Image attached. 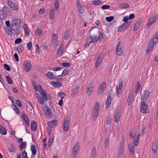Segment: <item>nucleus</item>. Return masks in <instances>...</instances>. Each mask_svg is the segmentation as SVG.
Wrapping results in <instances>:
<instances>
[{
  "label": "nucleus",
  "mask_w": 158,
  "mask_h": 158,
  "mask_svg": "<svg viewBox=\"0 0 158 158\" xmlns=\"http://www.w3.org/2000/svg\"><path fill=\"white\" fill-rule=\"evenodd\" d=\"M158 40V32L157 33L156 32L155 33L149 41L147 48V50L146 51V54H148L149 51L152 50L153 47L154 46L156 43L157 41Z\"/></svg>",
  "instance_id": "nucleus-1"
},
{
  "label": "nucleus",
  "mask_w": 158,
  "mask_h": 158,
  "mask_svg": "<svg viewBox=\"0 0 158 158\" xmlns=\"http://www.w3.org/2000/svg\"><path fill=\"white\" fill-rule=\"evenodd\" d=\"M99 104L98 102H97L94 106L93 112L92 113V117L94 119H96L99 114Z\"/></svg>",
  "instance_id": "nucleus-2"
},
{
  "label": "nucleus",
  "mask_w": 158,
  "mask_h": 158,
  "mask_svg": "<svg viewBox=\"0 0 158 158\" xmlns=\"http://www.w3.org/2000/svg\"><path fill=\"white\" fill-rule=\"evenodd\" d=\"M70 119L69 116H66L64 119L63 125V130L65 131H67L69 128L70 124Z\"/></svg>",
  "instance_id": "nucleus-3"
},
{
  "label": "nucleus",
  "mask_w": 158,
  "mask_h": 158,
  "mask_svg": "<svg viewBox=\"0 0 158 158\" xmlns=\"http://www.w3.org/2000/svg\"><path fill=\"white\" fill-rule=\"evenodd\" d=\"M148 106L145 101H141V106L140 108V110L141 112L143 113H148L149 110Z\"/></svg>",
  "instance_id": "nucleus-4"
},
{
  "label": "nucleus",
  "mask_w": 158,
  "mask_h": 158,
  "mask_svg": "<svg viewBox=\"0 0 158 158\" xmlns=\"http://www.w3.org/2000/svg\"><path fill=\"white\" fill-rule=\"evenodd\" d=\"M131 23V21H128L127 22H124L118 27V31L121 32L123 31H125L126 29L129 27Z\"/></svg>",
  "instance_id": "nucleus-5"
},
{
  "label": "nucleus",
  "mask_w": 158,
  "mask_h": 158,
  "mask_svg": "<svg viewBox=\"0 0 158 158\" xmlns=\"http://www.w3.org/2000/svg\"><path fill=\"white\" fill-rule=\"evenodd\" d=\"M89 33L90 35H92V36H96L98 35L99 31L98 28L93 27L91 29L89 30Z\"/></svg>",
  "instance_id": "nucleus-6"
},
{
  "label": "nucleus",
  "mask_w": 158,
  "mask_h": 158,
  "mask_svg": "<svg viewBox=\"0 0 158 158\" xmlns=\"http://www.w3.org/2000/svg\"><path fill=\"white\" fill-rule=\"evenodd\" d=\"M19 28L20 27L11 24L10 28L6 29V32L9 35H12L13 34L12 31H15Z\"/></svg>",
  "instance_id": "nucleus-7"
},
{
  "label": "nucleus",
  "mask_w": 158,
  "mask_h": 158,
  "mask_svg": "<svg viewBox=\"0 0 158 158\" xmlns=\"http://www.w3.org/2000/svg\"><path fill=\"white\" fill-rule=\"evenodd\" d=\"M119 86H117L116 94L118 96H119V94H121L122 93V88L123 86V80L121 79H120L118 81Z\"/></svg>",
  "instance_id": "nucleus-8"
},
{
  "label": "nucleus",
  "mask_w": 158,
  "mask_h": 158,
  "mask_svg": "<svg viewBox=\"0 0 158 158\" xmlns=\"http://www.w3.org/2000/svg\"><path fill=\"white\" fill-rule=\"evenodd\" d=\"M78 143H76L75 144L74 147H73L72 151V156L73 158H75L77 156V154L78 153V150L79 149Z\"/></svg>",
  "instance_id": "nucleus-9"
},
{
  "label": "nucleus",
  "mask_w": 158,
  "mask_h": 158,
  "mask_svg": "<svg viewBox=\"0 0 158 158\" xmlns=\"http://www.w3.org/2000/svg\"><path fill=\"white\" fill-rule=\"evenodd\" d=\"M156 16H152L149 19L146 25V28H149L150 26L152 25L153 23L156 21Z\"/></svg>",
  "instance_id": "nucleus-10"
},
{
  "label": "nucleus",
  "mask_w": 158,
  "mask_h": 158,
  "mask_svg": "<svg viewBox=\"0 0 158 158\" xmlns=\"http://www.w3.org/2000/svg\"><path fill=\"white\" fill-rule=\"evenodd\" d=\"M23 68L24 70L27 72H29L31 68V63L29 61H26L23 64Z\"/></svg>",
  "instance_id": "nucleus-11"
},
{
  "label": "nucleus",
  "mask_w": 158,
  "mask_h": 158,
  "mask_svg": "<svg viewBox=\"0 0 158 158\" xmlns=\"http://www.w3.org/2000/svg\"><path fill=\"white\" fill-rule=\"evenodd\" d=\"M150 93L147 90H145L144 93L142 95V98L141 99V101H146Z\"/></svg>",
  "instance_id": "nucleus-12"
},
{
  "label": "nucleus",
  "mask_w": 158,
  "mask_h": 158,
  "mask_svg": "<svg viewBox=\"0 0 158 158\" xmlns=\"http://www.w3.org/2000/svg\"><path fill=\"white\" fill-rule=\"evenodd\" d=\"M7 4L10 7L14 10H17L19 8L17 5L14 3L12 2L8 1Z\"/></svg>",
  "instance_id": "nucleus-13"
},
{
  "label": "nucleus",
  "mask_w": 158,
  "mask_h": 158,
  "mask_svg": "<svg viewBox=\"0 0 158 158\" xmlns=\"http://www.w3.org/2000/svg\"><path fill=\"white\" fill-rule=\"evenodd\" d=\"M121 116V113L119 110H117V111L114 113V119L115 122H118L119 121Z\"/></svg>",
  "instance_id": "nucleus-14"
},
{
  "label": "nucleus",
  "mask_w": 158,
  "mask_h": 158,
  "mask_svg": "<svg viewBox=\"0 0 158 158\" xmlns=\"http://www.w3.org/2000/svg\"><path fill=\"white\" fill-rule=\"evenodd\" d=\"M58 121L56 119L48 122V127L50 128L52 127H56Z\"/></svg>",
  "instance_id": "nucleus-15"
},
{
  "label": "nucleus",
  "mask_w": 158,
  "mask_h": 158,
  "mask_svg": "<svg viewBox=\"0 0 158 158\" xmlns=\"http://www.w3.org/2000/svg\"><path fill=\"white\" fill-rule=\"evenodd\" d=\"M21 22V20L20 19H15L12 21L11 24L20 27Z\"/></svg>",
  "instance_id": "nucleus-16"
},
{
  "label": "nucleus",
  "mask_w": 158,
  "mask_h": 158,
  "mask_svg": "<svg viewBox=\"0 0 158 158\" xmlns=\"http://www.w3.org/2000/svg\"><path fill=\"white\" fill-rule=\"evenodd\" d=\"M128 147L130 153L131 155H134L135 154V150L133 144L132 143L129 144H128Z\"/></svg>",
  "instance_id": "nucleus-17"
},
{
  "label": "nucleus",
  "mask_w": 158,
  "mask_h": 158,
  "mask_svg": "<svg viewBox=\"0 0 158 158\" xmlns=\"http://www.w3.org/2000/svg\"><path fill=\"white\" fill-rule=\"evenodd\" d=\"M140 22V19H139L137 20V22L135 23L134 25V28L133 29L134 31H136L139 28L140 26L141 23Z\"/></svg>",
  "instance_id": "nucleus-18"
},
{
  "label": "nucleus",
  "mask_w": 158,
  "mask_h": 158,
  "mask_svg": "<svg viewBox=\"0 0 158 158\" xmlns=\"http://www.w3.org/2000/svg\"><path fill=\"white\" fill-rule=\"evenodd\" d=\"M50 83L55 88L60 87L62 85V83L59 81L55 82L52 81L50 82Z\"/></svg>",
  "instance_id": "nucleus-19"
},
{
  "label": "nucleus",
  "mask_w": 158,
  "mask_h": 158,
  "mask_svg": "<svg viewBox=\"0 0 158 158\" xmlns=\"http://www.w3.org/2000/svg\"><path fill=\"white\" fill-rule=\"evenodd\" d=\"M37 124L35 122L34 120H33L31 123V129L33 131H35L37 129Z\"/></svg>",
  "instance_id": "nucleus-20"
},
{
  "label": "nucleus",
  "mask_w": 158,
  "mask_h": 158,
  "mask_svg": "<svg viewBox=\"0 0 158 158\" xmlns=\"http://www.w3.org/2000/svg\"><path fill=\"white\" fill-rule=\"evenodd\" d=\"M40 93L41 95L42 96V98L44 101L47 100L48 98L47 94L43 89H41Z\"/></svg>",
  "instance_id": "nucleus-21"
},
{
  "label": "nucleus",
  "mask_w": 158,
  "mask_h": 158,
  "mask_svg": "<svg viewBox=\"0 0 158 158\" xmlns=\"http://www.w3.org/2000/svg\"><path fill=\"white\" fill-rule=\"evenodd\" d=\"M46 116L48 117H51L52 115V111L49 107H46V110L45 111Z\"/></svg>",
  "instance_id": "nucleus-22"
},
{
  "label": "nucleus",
  "mask_w": 158,
  "mask_h": 158,
  "mask_svg": "<svg viewBox=\"0 0 158 158\" xmlns=\"http://www.w3.org/2000/svg\"><path fill=\"white\" fill-rule=\"evenodd\" d=\"M0 133L2 135H6L7 134L6 129L1 125H0Z\"/></svg>",
  "instance_id": "nucleus-23"
},
{
  "label": "nucleus",
  "mask_w": 158,
  "mask_h": 158,
  "mask_svg": "<svg viewBox=\"0 0 158 158\" xmlns=\"http://www.w3.org/2000/svg\"><path fill=\"white\" fill-rule=\"evenodd\" d=\"M102 57H98L96 62L95 64V67L96 68H98L100 64H101L102 61Z\"/></svg>",
  "instance_id": "nucleus-24"
},
{
  "label": "nucleus",
  "mask_w": 158,
  "mask_h": 158,
  "mask_svg": "<svg viewBox=\"0 0 158 158\" xmlns=\"http://www.w3.org/2000/svg\"><path fill=\"white\" fill-rule=\"evenodd\" d=\"M130 137L131 138H133L135 137L136 135V131L135 130L132 129H131L130 134Z\"/></svg>",
  "instance_id": "nucleus-25"
},
{
  "label": "nucleus",
  "mask_w": 158,
  "mask_h": 158,
  "mask_svg": "<svg viewBox=\"0 0 158 158\" xmlns=\"http://www.w3.org/2000/svg\"><path fill=\"white\" fill-rule=\"evenodd\" d=\"M24 45L23 44H20L19 46L18 47L16 48V50L18 51L19 53L22 52L24 48Z\"/></svg>",
  "instance_id": "nucleus-26"
},
{
  "label": "nucleus",
  "mask_w": 158,
  "mask_h": 158,
  "mask_svg": "<svg viewBox=\"0 0 158 158\" xmlns=\"http://www.w3.org/2000/svg\"><path fill=\"white\" fill-rule=\"evenodd\" d=\"M31 149L32 152V155H35L37 151L35 146L34 145H32L31 146Z\"/></svg>",
  "instance_id": "nucleus-27"
},
{
  "label": "nucleus",
  "mask_w": 158,
  "mask_h": 158,
  "mask_svg": "<svg viewBox=\"0 0 158 158\" xmlns=\"http://www.w3.org/2000/svg\"><path fill=\"white\" fill-rule=\"evenodd\" d=\"M70 37V32L68 30H66L64 33V38L65 40H67Z\"/></svg>",
  "instance_id": "nucleus-28"
},
{
  "label": "nucleus",
  "mask_w": 158,
  "mask_h": 158,
  "mask_svg": "<svg viewBox=\"0 0 158 158\" xmlns=\"http://www.w3.org/2000/svg\"><path fill=\"white\" fill-rule=\"evenodd\" d=\"M79 86L78 85H76L75 86L74 89H73L72 91V95H73L76 94L78 92Z\"/></svg>",
  "instance_id": "nucleus-29"
},
{
  "label": "nucleus",
  "mask_w": 158,
  "mask_h": 158,
  "mask_svg": "<svg viewBox=\"0 0 158 158\" xmlns=\"http://www.w3.org/2000/svg\"><path fill=\"white\" fill-rule=\"evenodd\" d=\"M26 147V142H22L19 146V148L20 150H22L25 148Z\"/></svg>",
  "instance_id": "nucleus-30"
},
{
  "label": "nucleus",
  "mask_w": 158,
  "mask_h": 158,
  "mask_svg": "<svg viewBox=\"0 0 158 158\" xmlns=\"http://www.w3.org/2000/svg\"><path fill=\"white\" fill-rule=\"evenodd\" d=\"M46 76L49 79H55L56 77L53 76V73L51 72H48L46 74Z\"/></svg>",
  "instance_id": "nucleus-31"
},
{
  "label": "nucleus",
  "mask_w": 158,
  "mask_h": 158,
  "mask_svg": "<svg viewBox=\"0 0 158 158\" xmlns=\"http://www.w3.org/2000/svg\"><path fill=\"white\" fill-rule=\"evenodd\" d=\"M93 38L91 36L88 37L87 39L86 43L85 45V46H86L87 43H88L87 46H89L90 43L93 42Z\"/></svg>",
  "instance_id": "nucleus-32"
},
{
  "label": "nucleus",
  "mask_w": 158,
  "mask_h": 158,
  "mask_svg": "<svg viewBox=\"0 0 158 158\" xmlns=\"http://www.w3.org/2000/svg\"><path fill=\"white\" fill-rule=\"evenodd\" d=\"M102 3L103 2L99 0H95L92 2L93 4L95 6L102 5Z\"/></svg>",
  "instance_id": "nucleus-33"
},
{
  "label": "nucleus",
  "mask_w": 158,
  "mask_h": 158,
  "mask_svg": "<svg viewBox=\"0 0 158 158\" xmlns=\"http://www.w3.org/2000/svg\"><path fill=\"white\" fill-rule=\"evenodd\" d=\"M152 149L153 153L155 154H156L157 150V146L155 143L153 144L152 145Z\"/></svg>",
  "instance_id": "nucleus-34"
},
{
  "label": "nucleus",
  "mask_w": 158,
  "mask_h": 158,
  "mask_svg": "<svg viewBox=\"0 0 158 158\" xmlns=\"http://www.w3.org/2000/svg\"><path fill=\"white\" fill-rule=\"evenodd\" d=\"M114 96V94L112 92V91H110L109 92V94H108L107 99L112 100L113 99Z\"/></svg>",
  "instance_id": "nucleus-35"
},
{
  "label": "nucleus",
  "mask_w": 158,
  "mask_h": 158,
  "mask_svg": "<svg viewBox=\"0 0 158 158\" xmlns=\"http://www.w3.org/2000/svg\"><path fill=\"white\" fill-rule=\"evenodd\" d=\"M69 71L68 70V69H64L62 73V74L61 75H54V76H57V77H62V75H67L68 74V73H69Z\"/></svg>",
  "instance_id": "nucleus-36"
},
{
  "label": "nucleus",
  "mask_w": 158,
  "mask_h": 158,
  "mask_svg": "<svg viewBox=\"0 0 158 158\" xmlns=\"http://www.w3.org/2000/svg\"><path fill=\"white\" fill-rule=\"evenodd\" d=\"M99 36L98 38H99V39L101 40H104V39L106 38V35L103 33H100L99 32V33L98 34Z\"/></svg>",
  "instance_id": "nucleus-37"
},
{
  "label": "nucleus",
  "mask_w": 158,
  "mask_h": 158,
  "mask_svg": "<svg viewBox=\"0 0 158 158\" xmlns=\"http://www.w3.org/2000/svg\"><path fill=\"white\" fill-rule=\"evenodd\" d=\"M129 6V5L127 3H122L119 5V7L124 8H128Z\"/></svg>",
  "instance_id": "nucleus-38"
},
{
  "label": "nucleus",
  "mask_w": 158,
  "mask_h": 158,
  "mask_svg": "<svg viewBox=\"0 0 158 158\" xmlns=\"http://www.w3.org/2000/svg\"><path fill=\"white\" fill-rule=\"evenodd\" d=\"M6 17V15L5 13H2V11H0V19L1 20H4Z\"/></svg>",
  "instance_id": "nucleus-39"
},
{
  "label": "nucleus",
  "mask_w": 158,
  "mask_h": 158,
  "mask_svg": "<svg viewBox=\"0 0 158 158\" xmlns=\"http://www.w3.org/2000/svg\"><path fill=\"white\" fill-rule=\"evenodd\" d=\"M59 97L61 98V99H63V98L65 96L66 94L65 93L60 92L58 94Z\"/></svg>",
  "instance_id": "nucleus-40"
},
{
  "label": "nucleus",
  "mask_w": 158,
  "mask_h": 158,
  "mask_svg": "<svg viewBox=\"0 0 158 158\" xmlns=\"http://www.w3.org/2000/svg\"><path fill=\"white\" fill-rule=\"evenodd\" d=\"M54 139V136L53 134L50 135V136L48 140V143H53Z\"/></svg>",
  "instance_id": "nucleus-41"
},
{
  "label": "nucleus",
  "mask_w": 158,
  "mask_h": 158,
  "mask_svg": "<svg viewBox=\"0 0 158 158\" xmlns=\"http://www.w3.org/2000/svg\"><path fill=\"white\" fill-rule=\"evenodd\" d=\"M111 118L110 115H107L106 121V123L108 125L111 123Z\"/></svg>",
  "instance_id": "nucleus-42"
},
{
  "label": "nucleus",
  "mask_w": 158,
  "mask_h": 158,
  "mask_svg": "<svg viewBox=\"0 0 158 158\" xmlns=\"http://www.w3.org/2000/svg\"><path fill=\"white\" fill-rule=\"evenodd\" d=\"M54 10L53 9L51 10L49 12V16L50 19H52L54 16Z\"/></svg>",
  "instance_id": "nucleus-43"
},
{
  "label": "nucleus",
  "mask_w": 158,
  "mask_h": 158,
  "mask_svg": "<svg viewBox=\"0 0 158 158\" xmlns=\"http://www.w3.org/2000/svg\"><path fill=\"white\" fill-rule=\"evenodd\" d=\"M35 33L36 35H41L42 33V29L40 28H38L35 31Z\"/></svg>",
  "instance_id": "nucleus-44"
},
{
  "label": "nucleus",
  "mask_w": 158,
  "mask_h": 158,
  "mask_svg": "<svg viewBox=\"0 0 158 158\" xmlns=\"http://www.w3.org/2000/svg\"><path fill=\"white\" fill-rule=\"evenodd\" d=\"M141 87V85L139 84V82H137V87L136 88V89L135 91V93L137 94L139 92V90L140 89Z\"/></svg>",
  "instance_id": "nucleus-45"
},
{
  "label": "nucleus",
  "mask_w": 158,
  "mask_h": 158,
  "mask_svg": "<svg viewBox=\"0 0 158 158\" xmlns=\"http://www.w3.org/2000/svg\"><path fill=\"white\" fill-rule=\"evenodd\" d=\"M114 16H111L106 17V19L107 21L110 22L114 19Z\"/></svg>",
  "instance_id": "nucleus-46"
},
{
  "label": "nucleus",
  "mask_w": 158,
  "mask_h": 158,
  "mask_svg": "<svg viewBox=\"0 0 158 158\" xmlns=\"http://www.w3.org/2000/svg\"><path fill=\"white\" fill-rule=\"evenodd\" d=\"M59 3L58 0H56L54 4V8L57 10L59 8Z\"/></svg>",
  "instance_id": "nucleus-47"
},
{
  "label": "nucleus",
  "mask_w": 158,
  "mask_h": 158,
  "mask_svg": "<svg viewBox=\"0 0 158 158\" xmlns=\"http://www.w3.org/2000/svg\"><path fill=\"white\" fill-rule=\"evenodd\" d=\"M56 34L54 33L52 35V41L54 42H56L57 41V39Z\"/></svg>",
  "instance_id": "nucleus-48"
},
{
  "label": "nucleus",
  "mask_w": 158,
  "mask_h": 158,
  "mask_svg": "<svg viewBox=\"0 0 158 158\" xmlns=\"http://www.w3.org/2000/svg\"><path fill=\"white\" fill-rule=\"evenodd\" d=\"M123 50H116V53L118 56H121L123 54Z\"/></svg>",
  "instance_id": "nucleus-49"
},
{
  "label": "nucleus",
  "mask_w": 158,
  "mask_h": 158,
  "mask_svg": "<svg viewBox=\"0 0 158 158\" xmlns=\"http://www.w3.org/2000/svg\"><path fill=\"white\" fill-rule=\"evenodd\" d=\"M6 78L7 80V82L8 84H11L12 83L13 81L12 80L10 77L9 76H6Z\"/></svg>",
  "instance_id": "nucleus-50"
},
{
  "label": "nucleus",
  "mask_w": 158,
  "mask_h": 158,
  "mask_svg": "<svg viewBox=\"0 0 158 158\" xmlns=\"http://www.w3.org/2000/svg\"><path fill=\"white\" fill-rule=\"evenodd\" d=\"M96 152V150L95 148H94L92 150L91 156L94 157L95 156Z\"/></svg>",
  "instance_id": "nucleus-51"
},
{
  "label": "nucleus",
  "mask_w": 158,
  "mask_h": 158,
  "mask_svg": "<svg viewBox=\"0 0 158 158\" xmlns=\"http://www.w3.org/2000/svg\"><path fill=\"white\" fill-rule=\"evenodd\" d=\"M104 89L103 88L100 87L98 91V94H101L104 92Z\"/></svg>",
  "instance_id": "nucleus-52"
},
{
  "label": "nucleus",
  "mask_w": 158,
  "mask_h": 158,
  "mask_svg": "<svg viewBox=\"0 0 158 158\" xmlns=\"http://www.w3.org/2000/svg\"><path fill=\"white\" fill-rule=\"evenodd\" d=\"M104 89L103 88L100 87L98 91V94H101L104 92Z\"/></svg>",
  "instance_id": "nucleus-53"
},
{
  "label": "nucleus",
  "mask_w": 158,
  "mask_h": 158,
  "mask_svg": "<svg viewBox=\"0 0 158 158\" xmlns=\"http://www.w3.org/2000/svg\"><path fill=\"white\" fill-rule=\"evenodd\" d=\"M39 103L41 104H43L44 103V100H43V98H42L40 96L38 98H37Z\"/></svg>",
  "instance_id": "nucleus-54"
},
{
  "label": "nucleus",
  "mask_w": 158,
  "mask_h": 158,
  "mask_svg": "<svg viewBox=\"0 0 158 158\" xmlns=\"http://www.w3.org/2000/svg\"><path fill=\"white\" fill-rule=\"evenodd\" d=\"M61 64L62 66L64 67H69L70 66V63L68 62H63L61 63Z\"/></svg>",
  "instance_id": "nucleus-55"
},
{
  "label": "nucleus",
  "mask_w": 158,
  "mask_h": 158,
  "mask_svg": "<svg viewBox=\"0 0 158 158\" xmlns=\"http://www.w3.org/2000/svg\"><path fill=\"white\" fill-rule=\"evenodd\" d=\"M4 68L7 71H10V66L6 64H4Z\"/></svg>",
  "instance_id": "nucleus-56"
},
{
  "label": "nucleus",
  "mask_w": 158,
  "mask_h": 158,
  "mask_svg": "<svg viewBox=\"0 0 158 158\" xmlns=\"http://www.w3.org/2000/svg\"><path fill=\"white\" fill-rule=\"evenodd\" d=\"M32 43L31 42H29L27 44V48L29 50H30L32 47Z\"/></svg>",
  "instance_id": "nucleus-57"
},
{
  "label": "nucleus",
  "mask_w": 158,
  "mask_h": 158,
  "mask_svg": "<svg viewBox=\"0 0 158 158\" xmlns=\"http://www.w3.org/2000/svg\"><path fill=\"white\" fill-rule=\"evenodd\" d=\"M13 105L15 107V108H14V110H15V112L17 114H19V109L18 108H17V107L15 105Z\"/></svg>",
  "instance_id": "nucleus-58"
},
{
  "label": "nucleus",
  "mask_w": 158,
  "mask_h": 158,
  "mask_svg": "<svg viewBox=\"0 0 158 158\" xmlns=\"http://www.w3.org/2000/svg\"><path fill=\"white\" fill-rule=\"evenodd\" d=\"M110 8V6L109 5H105L102 6V8L103 10H106L109 9Z\"/></svg>",
  "instance_id": "nucleus-59"
},
{
  "label": "nucleus",
  "mask_w": 158,
  "mask_h": 158,
  "mask_svg": "<svg viewBox=\"0 0 158 158\" xmlns=\"http://www.w3.org/2000/svg\"><path fill=\"white\" fill-rule=\"evenodd\" d=\"M22 40L20 38H19L17 39L15 41V44H20L21 42L22 41Z\"/></svg>",
  "instance_id": "nucleus-60"
},
{
  "label": "nucleus",
  "mask_w": 158,
  "mask_h": 158,
  "mask_svg": "<svg viewBox=\"0 0 158 158\" xmlns=\"http://www.w3.org/2000/svg\"><path fill=\"white\" fill-rule=\"evenodd\" d=\"M93 90V89H90L87 88V95H90L91 94Z\"/></svg>",
  "instance_id": "nucleus-61"
},
{
  "label": "nucleus",
  "mask_w": 158,
  "mask_h": 158,
  "mask_svg": "<svg viewBox=\"0 0 158 158\" xmlns=\"http://www.w3.org/2000/svg\"><path fill=\"white\" fill-rule=\"evenodd\" d=\"M124 148V144L123 143H121L119 146V149L123 150Z\"/></svg>",
  "instance_id": "nucleus-62"
},
{
  "label": "nucleus",
  "mask_w": 158,
  "mask_h": 158,
  "mask_svg": "<svg viewBox=\"0 0 158 158\" xmlns=\"http://www.w3.org/2000/svg\"><path fill=\"white\" fill-rule=\"evenodd\" d=\"M82 5L80 2V13H83L85 11V10L81 6Z\"/></svg>",
  "instance_id": "nucleus-63"
},
{
  "label": "nucleus",
  "mask_w": 158,
  "mask_h": 158,
  "mask_svg": "<svg viewBox=\"0 0 158 158\" xmlns=\"http://www.w3.org/2000/svg\"><path fill=\"white\" fill-rule=\"evenodd\" d=\"M93 37L94 38L93 39V42H94L95 43H96V42L99 39V38H98V36L97 35L96 36H93Z\"/></svg>",
  "instance_id": "nucleus-64"
}]
</instances>
